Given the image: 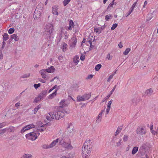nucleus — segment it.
I'll list each match as a JSON object with an SVG mask.
<instances>
[{"instance_id": "obj_1", "label": "nucleus", "mask_w": 158, "mask_h": 158, "mask_svg": "<svg viewBox=\"0 0 158 158\" xmlns=\"http://www.w3.org/2000/svg\"><path fill=\"white\" fill-rule=\"evenodd\" d=\"M92 143L90 139H87L82 149V156L83 158H88L92 150Z\"/></svg>"}, {"instance_id": "obj_2", "label": "nucleus", "mask_w": 158, "mask_h": 158, "mask_svg": "<svg viewBox=\"0 0 158 158\" xmlns=\"http://www.w3.org/2000/svg\"><path fill=\"white\" fill-rule=\"evenodd\" d=\"M70 111V109H62L61 110L50 112L49 114L52 119H59L64 117L65 113L68 114Z\"/></svg>"}, {"instance_id": "obj_3", "label": "nucleus", "mask_w": 158, "mask_h": 158, "mask_svg": "<svg viewBox=\"0 0 158 158\" xmlns=\"http://www.w3.org/2000/svg\"><path fill=\"white\" fill-rule=\"evenodd\" d=\"M53 31V28L52 24L49 23L46 25L45 28L44 35H48L50 36L51 34L52 33Z\"/></svg>"}, {"instance_id": "obj_4", "label": "nucleus", "mask_w": 158, "mask_h": 158, "mask_svg": "<svg viewBox=\"0 0 158 158\" xmlns=\"http://www.w3.org/2000/svg\"><path fill=\"white\" fill-rule=\"evenodd\" d=\"M59 143L62 147L65 149H72L73 148L71 143H68L65 142L62 138L60 140Z\"/></svg>"}, {"instance_id": "obj_5", "label": "nucleus", "mask_w": 158, "mask_h": 158, "mask_svg": "<svg viewBox=\"0 0 158 158\" xmlns=\"http://www.w3.org/2000/svg\"><path fill=\"white\" fill-rule=\"evenodd\" d=\"M26 137L28 139L34 140L37 138L36 134L33 132H30L26 135Z\"/></svg>"}, {"instance_id": "obj_6", "label": "nucleus", "mask_w": 158, "mask_h": 158, "mask_svg": "<svg viewBox=\"0 0 158 158\" xmlns=\"http://www.w3.org/2000/svg\"><path fill=\"white\" fill-rule=\"evenodd\" d=\"M136 133L140 135H145L146 133V129L141 126L138 127L136 130Z\"/></svg>"}, {"instance_id": "obj_7", "label": "nucleus", "mask_w": 158, "mask_h": 158, "mask_svg": "<svg viewBox=\"0 0 158 158\" xmlns=\"http://www.w3.org/2000/svg\"><path fill=\"white\" fill-rule=\"evenodd\" d=\"M35 127V125L33 124H31L27 125L23 127L21 131L22 133L24 132L25 131Z\"/></svg>"}, {"instance_id": "obj_8", "label": "nucleus", "mask_w": 158, "mask_h": 158, "mask_svg": "<svg viewBox=\"0 0 158 158\" xmlns=\"http://www.w3.org/2000/svg\"><path fill=\"white\" fill-rule=\"evenodd\" d=\"M69 103L67 101L63 100L59 103V107L61 108H64L67 106Z\"/></svg>"}, {"instance_id": "obj_9", "label": "nucleus", "mask_w": 158, "mask_h": 158, "mask_svg": "<svg viewBox=\"0 0 158 158\" xmlns=\"http://www.w3.org/2000/svg\"><path fill=\"white\" fill-rule=\"evenodd\" d=\"M37 9H35L33 15V17L35 19H38L41 16V13L42 12L37 10Z\"/></svg>"}, {"instance_id": "obj_10", "label": "nucleus", "mask_w": 158, "mask_h": 158, "mask_svg": "<svg viewBox=\"0 0 158 158\" xmlns=\"http://www.w3.org/2000/svg\"><path fill=\"white\" fill-rule=\"evenodd\" d=\"M71 40L72 43L70 44V46L73 48H74L76 45L77 39L75 37H73L72 38Z\"/></svg>"}, {"instance_id": "obj_11", "label": "nucleus", "mask_w": 158, "mask_h": 158, "mask_svg": "<svg viewBox=\"0 0 158 158\" xmlns=\"http://www.w3.org/2000/svg\"><path fill=\"white\" fill-rule=\"evenodd\" d=\"M104 110H102L99 113L97 117L96 118V122L98 123H99L101 121L102 119V114L103 112H104Z\"/></svg>"}, {"instance_id": "obj_12", "label": "nucleus", "mask_w": 158, "mask_h": 158, "mask_svg": "<svg viewBox=\"0 0 158 158\" xmlns=\"http://www.w3.org/2000/svg\"><path fill=\"white\" fill-rule=\"evenodd\" d=\"M16 129L15 127L13 126H10L9 127H7L6 128L4 129V130L8 131L10 132H14Z\"/></svg>"}, {"instance_id": "obj_13", "label": "nucleus", "mask_w": 158, "mask_h": 158, "mask_svg": "<svg viewBox=\"0 0 158 158\" xmlns=\"http://www.w3.org/2000/svg\"><path fill=\"white\" fill-rule=\"evenodd\" d=\"M59 138H57L55 140H53L51 144H49L50 148H51L55 146L58 142L59 140Z\"/></svg>"}, {"instance_id": "obj_14", "label": "nucleus", "mask_w": 158, "mask_h": 158, "mask_svg": "<svg viewBox=\"0 0 158 158\" xmlns=\"http://www.w3.org/2000/svg\"><path fill=\"white\" fill-rule=\"evenodd\" d=\"M74 23L72 20H71L69 21V27H68V30H71L74 27Z\"/></svg>"}, {"instance_id": "obj_15", "label": "nucleus", "mask_w": 158, "mask_h": 158, "mask_svg": "<svg viewBox=\"0 0 158 158\" xmlns=\"http://www.w3.org/2000/svg\"><path fill=\"white\" fill-rule=\"evenodd\" d=\"M47 94V92L44 91L41 93L38 96L41 99H43L44 97H45Z\"/></svg>"}, {"instance_id": "obj_16", "label": "nucleus", "mask_w": 158, "mask_h": 158, "mask_svg": "<svg viewBox=\"0 0 158 158\" xmlns=\"http://www.w3.org/2000/svg\"><path fill=\"white\" fill-rule=\"evenodd\" d=\"M123 128V125H122L120 126H118V127L116 131L115 132V136H116L117 135H118L120 132L121 131Z\"/></svg>"}, {"instance_id": "obj_17", "label": "nucleus", "mask_w": 158, "mask_h": 158, "mask_svg": "<svg viewBox=\"0 0 158 158\" xmlns=\"http://www.w3.org/2000/svg\"><path fill=\"white\" fill-rule=\"evenodd\" d=\"M40 73L41 74V75L42 78L44 79H45L46 78V75L45 73H46V71L44 69H42L40 71Z\"/></svg>"}, {"instance_id": "obj_18", "label": "nucleus", "mask_w": 158, "mask_h": 158, "mask_svg": "<svg viewBox=\"0 0 158 158\" xmlns=\"http://www.w3.org/2000/svg\"><path fill=\"white\" fill-rule=\"evenodd\" d=\"M58 8L56 6H54L52 7V12L53 14L58 15V13L57 12Z\"/></svg>"}, {"instance_id": "obj_19", "label": "nucleus", "mask_w": 158, "mask_h": 158, "mask_svg": "<svg viewBox=\"0 0 158 158\" xmlns=\"http://www.w3.org/2000/svg\"><path fill=\"white\" fill-rule=\"evenodd\" d=\"M58 90V89H56L55 92L52 93V94L49 95L48 96V98L49 99H52L54 97H55L56 95V92Z\"/></svg>"}, {"instance_id": "obj_20", "label": "nucleus", "mask_w": 158, "mask_h": 158, "mask_svg": "<svg viewBox=\"0 0 158 158\" xmlns=\"http://www.w3.org/2000/svg\"><path fill=\"white\" fill-rule=\"evenodd\" d=\"M79 61V57L77 56H75L73 58V62L76 65L77 64Z\"/></svg>"}, {"instance_id": "obj_21", "label": "nucleus", "mask_w": 158, "mask_h": 158, "mask_svg": "<svg viewBox=\"0 0 158 158\" xmlns=\"http://www.w3.org/2000/svg\"><path fill=\"white\" fill-rule=\"evenodd\" d=\"M42 3H40L36 7V9H37V10L41 12H42L43 10V7L42 6Z\"/></svg>"}, {"instance_id": "obj_22", "label": "nucleus", "mask_w": 158, "mask_h": 158, "mask_svg": "<svg viewBox=\"0 0 158 158\" xmlns=\"http://www.w3.org/2000/svg\"><path fill=\"white\" fill-rule=\"evenodd\" d=\"M54 69H55L54 67L53 66H51L49 69H47L45 70L46 72L48 73H52L54 71Z\"/></svg>"}, {"instance_id": "obj_23", "label": "nucleus", "mask_w": 158, "mask_h": 158, "mask_svg": "<svg viewBox=\"0 0 158 158\" xmlns=\"http://www.w3.org/2000/svg\"><path fill=\"white\" fill-rule=\"evenodd\" d=\"M11 39H14L15 41H18L19 40L18 37L15 34H14L11 35Z\"/></svg>"}, {"instance_id": "obj_24", "label": "nucleus", "mask_w": 158, "mask_h": 158, "mask_svg": "<svg viewBox=\"0 0 158 158\" xmlns=\"http://www.w3.org/2000/svg\"><path fill=\"white\" fill-rule=\"evenodd\" d=\"M32 155L31 154H24L21 158H32Z\"/></svg>"}, {"instance_id": "obj_25", "label": "nucleus", "mask_w": 158, "mask_h": 158, "mask_svg": "<svg viewBox=\"0 0 158 158\" xmlns=\"http://www.w3.org/2000/svg\"><path fill=\"white\" fill-rule=\"evenodd\" d=\"M84 98L85 100L89 99L91 96V93L88 94H85L83 95Z\"/></svg>"}, {"instance_id": "obj_26", "label": "nucleus", "mask_w": 158, "mask_h": 158, "mask_svg": "<svg viewBox=\"0 0 158 158\" xmlns=\"http://www.w3.org/2000/svg\"><path fill=\"white\" fill-rule=\"evenodd\" d=\"M8 38V35L7 33H4L3 37V41H5L7 40Z\"/></svg>"}, {"instance_id": "obj_27", "label": "nucleus", "mask_w": 158, "mask_h": 158, "mask_svg": "<svg viewBox=\"0 0 158 158\" xmlns=\"http://www.w3.org/2000/svg\"><path fill=\"white\" fill-rule=\"evenodd\" d=\"M85 101L83 96H78L77 97V101L78 102L83 101Z\"/></svg>"}, {"instance_id": "obj_28", "label": "nucleus", "mask_w": 158, "mask_h": 158, "mask_svg": "<svg viewBox=\"0 0 158 158\" xmlns=\"http://www.w3.org/2000/svg\"><path fill=\"white\" fill-rule=\"evenodd\" d=\"M141 99L140 98H134L132 99V101L133 103H138L139 102L141 101Z\"/></svg>"}, {"instance_id": "obj_29", "label": "nucleus", "mask_w": 158, "mask_h": 158, "mask_svg": "<svg viewBox=\"0 0 158 158\" xmlns=\"http://www.w3.org/2000/svg\"><path fill=\"white\" fill-rule=\"evenodd\" d=\"M153 92V90L152 89H147L146 92L147 94L148 95H150L152 94Z\"/></svg>"}, {"instance_id": "obj_30", "label": "nucleus", "mask_w": 158, "mask_h": 158, "mask_svg": "<svg viewBox=\"0 0 158 158\" xmlns=\"http://www.w3.org/2000/svg\"><path fill=\"white\" fill-rule=\"evenodd\" d=\"M138 150V148L137 147H134L132 150V154L133 155H134L137 152Z\"/></svg>"}, {"instance_id": "obj_31", "label": "nucleus", "mask_w": 158, "mask_h": 158, "mask_svg": "<svg viewBox=\"0 0 158 158\" xmlns=\"http://www.w3.org/2000/svg\"><path fill=\"white\" fill-rule=\"evenodd\" d=\"M67 45L65 43H63V44L62 50L64 52H65L67 49Z\"/></svg>"}, {"instance_id": "obj_32", "label": "nucleus", "mask_w": 158, "mask_h": 158, "mask_svg": "<svg viewBox=\"0 0 158 158\" xmlns=\"http://www.w3.org/2000/svg\"><path fill=\"white\" fill-rule=\"evenodd\" d=\"M102 65L101 64H98L95 66V69L96 71H98L100 69Z\"/></svg>"}, {"instance_id": "obj_33", "label": "nucleus", "mask_w": 158, "mask_h": 158, "mask_svg": "<svg viewBox=\"0 0 158 158\" xmlns=\"http://www.w3.org/2000/svg\"><path fill=\"white\" fill-rule=\"evenodd\" d=\"M130 51L131 49L129 48H126L125 51L123 52V54L125 55H127Z\"/></svg>"}, {"instance_id": "obj_34", "label": "nucleus", "mask_w": 158, "mask_h": 158, "mask_svg": "<svg viewBox=\"0 0 158 158\" xmlns=\"http://www.w3.org/2000/svg\"><path fill=\"white\" fill-rule=\"evenodd\" d=\"M128 139V136L127 135H125L123 136V139L124 142L127 141Z\"/></svg>"}, {"instance_id": "obj_35", "label": "nucleus", "mask_w": 158, "mask_h": 158, "mask_svg": "<svg viewBox=\"0 0 158 158\" xmlns=\"http://www.w3.org/2000/svg\"><path fill=\"white\" fill-rule=\"evenodd\" d=\"M42 148L44 149H48V148H50L49 145H48V144L43 145L42 146Z\"/></svg>"}, {"instance_id": "obj_36", "label": "nucleus", "mask_w": 158, "mask_h": 158, "mask_svg": "<svg viewBox=\"0 0 158 158\" xmlns=\"http://www.w3.org/2000/svg\"><path fill=\"white\" fill-rule=\"evenodd\" d=\"M30 73L25 74H24V75H23L22 76V77L24 78H27L29 77H30Z\"/></svg>"}, {"instance_id": "obj_37", "label": "nucleus", "mask_w": 158, "mask_h": 158, "mask_svg": "<svg viewBox=\"0 0 158 158\" xmlns=\"http://www.w3.org/2000/svg\"><path fill=\"white\" fill-rule=\"evenodd\" d=\"M71 0H64L63 4L64 6H66L69 2Z\"/></svg>"}, {"instance_id": "obj_38", "label": "nucleus", "mask_w": 158, "mask_h": 158, "mask_svg": "<svg viewBox=\"0 0 158 158\" xmlns=\"http://www.w3.org/2000/svg\"><path fill=\"white\" fill-rule=\"evenodd\" d=\"M111 15H106L105 16V19L106 21H108L110 19Z\"/></svg>"}, {"instance_id": "obj_39", "label": "nucleus", "mask_w": 158, "mask_h": 158, "mask_svg": "<svg viewBox=\"0 0 158 158\" xmlns=\"http://www.w3.org/2000/svg\"><path fill=\"white\" fill-rule=\"evenodd\" d=\"M15 31V29L14 28H11L8 31V33L10 34H11Z\"/></svg>"}, {"instance_id": "obj_40", "label": "nucleus", "mask_w": 158, "mask_h": 158, "mask_svg": "<svg viewBox=\"0 0 158 158\" xmlns=\"http://www.w3.org/2000/svg\"><path fill=\"white\" fill-rule=\"evenodd\" d=\"M94 31L97 33H100L101 32V28H97L94 29Z\"/></svg>"}, {"instance_id": "obj_41", "label": "nucleus", "mask_w": 158, "mask_h": 158, "mask_svg": "<svg viewBox=\"0 0 158 158\" xmlns=\"http://www.w3.org/2000/svg\"><path fill=\"white\" fill-rule=\"evenodd\" d=\"M41 99L38 96L36 97L34 100V102H38L40 101Z\"/></svg>"}, {"instance_id": "obj_42", "label": "nucleus", "mask_w": 158, "mask_h": 158, "mask_svg": "<svg viewBox=\"0 0 158 158\" xmlns=\"http://www.w3.org/2000/svg\"><path fill=\"white\" fill-rule=\"evenodd\" d=\"M137 0L134 3V4L132 5V6L131 7V8L132 10H133L134 9V8L136 4H137Z\"/></svg>"}, {"instance_id": "obj_43", "label": "nucleus", "mask_w": 158, "mask_h": 158, "mask_svg": "<svg viewBox=\"0 0 158 158\" xmlns=\"http://www.w3.org/2000/svg\"><path fill=\"white\" fill-rule=\"evenodd\" d=\"M118 24L117 23H115L113 24L112 26L111 27V29L112 30H114L117 26Z\"/></svg>"}, {"instance_id": "obj_44", "label": "nucleus", "mask_w": 158, "mask_h": 158, "mask_svg": "<svg viewBox=\"0 0 158 158\" xmlns=\"http://www.w3.org/2000/svg\"><path fill=\"white\" fill-rule=\"evenodd\" d=\"M86 42L87 43H89L90 44V46L91 48H92L93 47V46L92 45V41L91 40H89L86 41Z\"/></svg>"}, {"instance_id": "obj_45", "label": "nucleus", "mask_w": 158, "mask_h": 158, "mask_svg": "<svg viewBox=\"0 0 158 158\" xmlns=\"http://www.w3.org/2000/svg\"><path fill=\"white\" fill-rule=\"evenodd\" d=\"M46 119L48 121H51L53 119L50 116H46Z\"/></svg>"}, {"instance_id": "obj_46", "label": "nucleus", "mask_w": 158, "mask_h": 158, "mask_svg": "<svg viewBox=\"0 0 158 158\" xmlns=\"http://www.w3.org/2000/svg\"><path fill=\"white\" fill-rule=\"evenodd\" d=\"M112 56H110V53H108L106 56V58H107L109 60H111L112 59Z\"/></svg>"}, {"instance_id": "obj_47", "label": "nucleus", "mask_w": 158, "mask_h": 158, "mask_svg": "<svg viewBox=\"0 0 158 158\" xmlns=\"http://www.w3.org/2000/svg\"><path fill=\"white\" fill-rule=\"evenodd\" d=\"M94 76L93 75L90 74L88 75L87 77L86 78L87 79H92Z\"/></svg>"}, {"instance_id": "obj_48", "label": "nucleus", "mask_w": 158, "mask_h": 158, "mask_svg": "<svg viewBox=\"0 0 158 158\" xmlns=\"http://www.w3.org/2000/svg\"><path fill=\"white\" fill-rule=\"evenodd\" d=\"M133 10H132L131 9H130V10H129V11L127 12V15H126V17L128 16V15H130L131 14V12L133 11Z\"/></svg>"}, {"instance_id": "obj_49", "label": "nucleus", "mask_w": 158, "mask_h": 158, "mask_svg": "<svg viewBox=\"0 0 158 158\" xmlns=\"http://www.w3.org/2000/svg\"><path fill=\"white\" fill-rule=\"evenodd\" d=\"M114 75V74H112L110 75L109 77L108 78L107 80V82H109L110 81V80L113 78V76Z\"/></svg>"}, {"instance_id": "obj_50", "label": "nucleus", "mask_w": 158, "mask_h": 158, "mask_svg": "<svg viewBox=\"0 0 158 158\" xmlns=\"http://www.w3.org/2000/svg\"><path fill=\"white\" fill-rule=\"evenodd\" d=\"M58 60L59 61L61 62H62L63 60V57L62 55L58 57Z\"/></svg>"}, {"instance_id": "obj_51", "label": "nucleus", "mask_w": 158, "mask_h": 158, "mask_svg": "<svg viewBox=\"0 0 158 158\" xmlns=\"http://www.w3.org/2000/svg\"><path fill=\"white\" fill-rule=\"evenodd\" d=\"M121 141H122V139H120L119 140V141L118 142H117L116 144H117V146H119L120 145H121Z\"/></svg>"}, {"instance_id": "obj_52", "label": "nucleus", "mask_w": 158, "mask_h": 158, "mask_svg": "<svg viewBox=\"0 0 158 158\" xmlns=\"http://www.w3.org/2000/svg\"><path fill=\"white\" fill-rule=\"evenodd\" d=\"M57 85H55L54 87H53L52 88H51L49 90V92L50 93L53 90L56 88L57 87Z\"/></svg>"}, {"instance_id": "obj_53", "label": "nucleus", "mask_w": 158, "mask_h": 158, "mask_svg": "<svg viewBox=\"0 0 158 158\" xmlns=\"http://www.w3.org/2000/svg\"><path fill=\"white\" fill-rule=\"evenodd\" d=\"M85 59V56L83 54H81L80 57V59L81 60H84Z\"/></svg>"}, {"instance_id": "obj_54", "label": "nucleus", "mask_w": 158, "mask_h": 158, "mask_svg": "<svg viewBox=\"0 0 158 158\" xmlns=\"http://www.w3.org/2000/svg\"><path fill=\"white\" fill-rule=\"evenodd\" d=\"M112 100H110L108 102V105H107V107L109 108H110L111 107V104L112 102Z\"/></svg>"}, {"instance_id": "obj_55", "label": "nucleus", "mask_w": 158, "mask_h": 158, "mask_svg": "<svg viewBox=\"0 0 158 158\" xmlns=\"http://www.w3.org/2000/svg\"><path fill=\"white\" fill-rule=\"evenodd\" d=\"M6 123L5 122H3L0 123V127H1V128H2L6 125Z\"/></svg>"}, {"instance_id": "obj_56", "label": "nucleus", "mask_w": 158, "mask_h": 158, "mask_svg": "<svg viewBox=\"0 0 158 158\" xmlns=\"http://www.w3.org/2000/svg\"><path fill=\"white\" fill-rule=\"evenodd\" d=\"M2 43V47L1 48V49H2L4 48L5 47V45H6V43L5 42V41H3Z\"/></svg>"}, {"instance_id": "obj_57", "label": "nucleus", "mask_w": 158, "mask_h": 158, "mask_svg": "<svg viewBox=\"0 0 158 158\" xmlns=\"http://www.w3.org/2000/svg\"><path fill=\"white\" fill-rule=\"evenodd\" d=\"M31 110L32 112L33 111V113L34 114H36V113L38 111V109H34L33 110L32 109Z\"/></svg>"}, {"instance_id": "obj_58", "label": "nucleus", "mask_w": 158, "mask_h": 158, "mask_svg": "<svg viewBox=\"0 0 158 158\" xmlns=\"http://www.w3.org/2000/svg\"><path fill=\"white\" fill-rule=\"evenodd\" d=\"M151 133L153 135H155V134L156 135L157 133H156V131H155L153 130H151Z\"/></svg>"}, {"instance_id": "obj_59", "label": "nucleus", "mask_w": 158, "mask_h": 158, "mask_svg": "<svg viewBox=\"0 0 158 158\" xmlns=\"http://www.w3.org/2000/svg\"><path fill=\"white\" fill-rule=\"evenodd\" d=\"M152 15H150L149 16V17H148L147 19V20L148 21H149L152 18Z\"/></svg>"}, {"instance_id": "obj_60", "label": "nucleus", "mask_w": 158, "mask_h": 158, "mask_svg": "<svg viewBox=\"0 0 158 158\" xmlns=\"http://www.w3.org/2000/svg\"><path fill=\"white\" fill-rule=\"evenodd\" d=\"M114 0H113L110 3V4L109 5V6L110 7H112L113 6V4H114Z\"/></svg>"}, {"instance_id": "obj_61", "label": "nucleus", "mask_w": 158, "mask_h": 158, "mask_svg": "<svg viewBox=\"0 0 158 158\" xmlns=\"http://www.w3.org/2000/svg\"><path fill=\"white\" fill-rule=\"evenodd\" d=\"M147 4H148V2H147V1H145L144 2V4L143 5V8H145L146 6L147 5Z\"/></svg>"}, {"instance_id": "obj_62", "label": "nucleus", "mask_w": 158, "mask_h": 158, "mask_svg": "<svg viewBox=\"0 0 158 158\" xmlns=\"http://www.w3.org/2000/svg\"><path fill=\"white\" fill-rule=\"evenodd\" d=\"M118 46H119V48H122L123 46V44H122V43H121V42H120L118 44Z\"/></svg>"}, {"instance_id": "obj_63", "label": "nucleus", "mask_w": 158, "mask_h": 158, "mask_svg": "<svg viewBox=\"0 0 158 158\" xmlns=\"http://www.w3.org/2000/svg\"><path fill=\"white\" fill-rule=\"evenodd\" d=\"M6 131L4 130L3 129L2 131H0V134L1 135H3Z\"/></svg>"}, {"instance_id": "obj_64", "label": "nucleus", "mask_w": 158, "mask_h": 158, "mask_svg": "<svg viewBox=\"0 0 158 158\" xmlns=\"http://www.w3.org/2000/svg\"><path fill=\"white\" fill-rule=\"evenodd\" d=\"M60 158H71L70 157L67 156H63L60 157Z\"/></svg>"}]
</instances>
